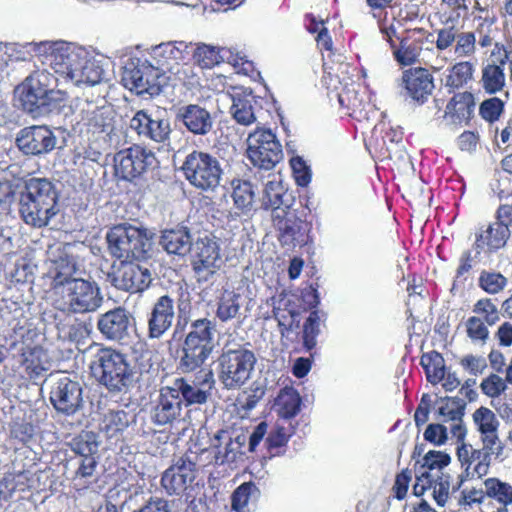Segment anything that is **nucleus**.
Instances as JSON below:
<instances>
[{
  "mask_svg": "<svg viewBox=\"0 0 512 512\" xmlns=\"http://www.w3.org/2000/svg\"><path fill=\"white\" fill-rule=\"evenodd\" d=\"M22 109L33 118L58 115L66 107L67 95L58 89V78L46 69L36 70L16 86Z\"/></svg>",
  "mask_w": 512,
  "mask_h": 512,
  "instance_id": "1",
  "label": "nucleus"
},
{
  "mask_svg": "<svg viewBox=\"0 0 512 512\" xmlns=\"http://www.w3.org/2000/svg\"><path fill=\"white\" fill-rule=\"evenodd\" d=\"M58 200L59 191L50 179L29 178L19 192V215L25 224L43 228L59 212Z\"/></svg>",
  "mask_w": 512,
  "mask_h": 512,
  "instance_id": "2",
  "label": "nucleus"
},
{
  "mask_svg": "<svg viewBox=\"0 0 512 512\" xmlns=\"http://www.w3.org/2000/svg\"><path fill=\"white\" fill-rule=\"evenodd\" d=\"M90 369L96 381L110 393H127L136 382V371L128 355L112 348L100 349Z\"/></svg>",
  "mask_w": 512,
  "mask_h": 512,
  "instance_id": "3",
  "label": "nucleus"
},
{
  "mask_svg": "<svg viewBox=\"0 0 512 512\" xmlns=\"http://www.w3.org/2000/svg\"><path fill=\"white\" fill-rule=\"evenodd\" d=\"M152 238L147 228L126 223L112 227L106 235L110 255L121 262L146 259Z\"/></svg>",
  "mask_w": 512,
  "mask_h": 512,
  "instance_id": "4",
  "label": "nucleus"
},
{
  "mask_svg": "<svg viewBox=\"0 0 512 512\" xmlns=\"http://www.w3.org/2000/svg\"><path fill=\"white\" fill-rule=\"evenodd\" d=\"M51 297L56 309L73 314L95 312L103 303L98 284L83 278L70 281Z\"/></svg>",
  "mask_w": 512,
  "mask_h": 512,
  "instance_id": "5",
  "label": "nucleus"
},
{
  "mask_svg": "<svg viewBox=\"0 0 512 512\" xmlns=\"http://www.w3.org/2000/svg\"><path fill=\"white\" fill-rule=\"evenodd\" d=\"M26 48L32 56L38 57L66 80H70L83 57H86L85 48L63 41L28 43Z\"/></svg>",
  "mask_w": 512,
  "mask_h": 512,
  "instance_id": "6",
  "label": "nucleus"
},
{
  "mask_svg": "<svg viewBox=\"0 0 512 512\" xmlns=\"http://www.w3.org/2000/svg\"><path fill=\"white\" fill-rule=\"evenodd\" d=\"M256 361L254 352L244 346H225L218 358L219 381L226 389L240 388L250 379Z\"/></svg>",
  "mask_w": 512,
  "mask_h": 512,
  "instance_id": "7",
  "label": "nucleus"
},
{
  "mask_svg": "<svg viewBox=\"0 0 512 512\" xmlns=\"http://www.w3.org/2000/svg\"><path fill=\"white\" fill-rule=\"evenodd\" d=\"M185 179L202 191H213L221 182L223 169L219 160L206 152L189 153L181 167Z\"/></svg>",
  "mask_w": 512,
  "mask_h": 512,
  "instance_id": "8",
  "label": "nucleus"
},
{
  "mask_svg": "<svg viewBox=\"0 0 512 512\" xmlns=\"http://www.w3.org/2000/svg\"><path fill=\"white\" fill-rule=\"evenodd\" d=\"M247 157L262 170L273 169L283 158L282 146L270 129L258 128L247 138Z\"/></svg>",
  "mask_w": 512,
  "mask_h": 512,
  "instance_id": "9",
  "label": "nucleus"
},
{
  "mask_svg": "<svg viewBox=\"0 0 512 512\" xmlns=\"http://www.w3.org/2000/svg\"><path fill=\"white\" fill-rule=\"evenodd\" d=\"M307 213L294 206L273 216V224L278 231V239L282 246L288 249L303 246L309 240L312 223L306 220Z\"/></svg>",
  "mask_w": 512,
  "mask_h": 512,
  "instance_id": "10",
  "label": "nucleus"
},
{
  "mask_svg": "<svg viewBox=\"0 0 512 512\" xmlns=\"http://www.w3.org/2000/svg\"><path fill=\"white\" fill-rule=\"evenodd\" d=\"M121 81L131 91L142 95H158L161 92L160 73L154 64L140 58H132L123 67Z\"/></svg>",
  "mask_w": 512,
  "mask_h": 512,
  "instance_id": "11",
  "label": "nucleus"
},
{
  "mask_svg": "<svg viewBox=\"0 0 512 512\" xmlns=\"http://www.w3.org/2000/svg\"><path fill=\"white\" fill-rule=\"evenodd\" d=\"M170 387L180 398L183 407L207 403L215 387L212 369H200L194 378H175Z\"/></svg>",
  "mask_w": 512,
  "mask_h": 512,
  "instance_id": "12",
  "label": "nucleus"
},
{
  "mask_svg": "<svg viewBox=\"0 0 512 512\" xmlns=\"http://www.w3.org/2000/svg\"><path fill=\"white\" fill-rule=\"evenodd\" d=\"M191 266L198 283H208L221 267L220 246L214 238H197L190 250Z\"/></svg>",
  "mask_w": 512,
  "mask_h": 512,
  "instance_id": "13",
  "label": "nucleus"
},
{
  "mask_svg": "<svg viewBox=\"0 0 512 512\" xmlns=\"http://www.w3.org/2000/svg\"><path fill=\"white\" fill-rule=\"evenodd\" d=\"M14 308L2 311V333L10 348L22 344L25 347L32 344L39 336V332L27 315L26 310L13 304Z\"/></svg>",
  "mask_w": 512,
  "mask_h": 512,
  "instance_id": "14",
  "label": "nucleus"
},
{
  "mask_svg": "<svg viewBox=\"0 0 512 512\" xmlns=\"http://www.w3.org/2000/svg\"><path fill=\"white\" fill-rule=\"evenodd\" d=\"M115 173L124 180H132L157 166L158 161L151 150L133 145L114 156Z\"/></svg>",
  "mask_w": 512,
  "mask_h": 512,
  "instance_id": "15",
  "label": "nucleus"
},
{
  "mask_svg": "<svg viewBox=\"0 0 512 512\" xmlns=\"http://www.w3.org/2000/svg\"><path fill=\"white\" fill-rule=\"evenodd\" d=\"M197 474V456L186 453L174 458L161 477V486L169 495H181L191 486Z\"/></svg>",
  "mask_w": 512,
  "mask_h": 512,
  "instance_id": "16",
  "label": "nucleus"
},
{
  "mask_svg": "<svg viewBox=\"0 0 512 512\" xmlns=\"http://www.w3.org/2000/svg\"><path fill=\"white\" fill-rule=\"evenodd\" d=\"M15 143L26 156H43L55 149L57 138L48 126L33 125L21 129Z\"/></svg>",
  "mask_w": 512,
  "mask_h": 512,
  "instance_id": "17",
  "label": "nucleus"
},
{
  "mask_svg": "<svg viewBox=\"0 0 512 512\" xmlns=\"http://www.w3.org/2000/svg\"><path fill=\"white\" fill-rule=\"evenodd\" d=\"M82 387L68 376L59 377L50 390L54 409L65 416L76 414L83 407Z\"/></svg>",
  "mask_w": 512,
  "mask_h": 512,
  "instance_id": "18",
  "label": "nucleus"
},
{
  "mask_svg": "<svg viewBox=\"0 0 512 512\" xmlns=\"http://www.w3.org/2000/svg\"><path fill=\"white\" fill-rule=\"evenodd\" d=\"M130 128L139 137L158 143L163 148L170 146L172 130L168 119L153 117L145 110H139L130 120Z\"/></svg>",
  "mask_w": 512,
  "mask_h": 512,
  "instance_id": "19",
  "label": "nucleus"
},
{
  "mask_svg": "<svg viewBox=\"0 0 512 512\" xmlns=\"http://www.w3.org/2000/svg\"><path fill=\"white\" fill-rule=\"evenodd\" d=\"M108 277L115 288L130 293L143 292L152 281L149 269L133 261L121 262Z\"/></svg>",
  "mask_w": 512,
  "mask_h": 512,
  "instance_id": "20",
  "label": "nucleus"
},
{
  "mask_svg": "<svg viewBox=\"0 0 512 512\" xmlns=\"http://www.w3.org/2000/svg\"><path fill=\"white\" fill-rule=\"evenodd\" d=\"M232 105L230 114L235 122L242 126H249L256 122L262 110L263 99L254 95L250 88L233 87L230 93Z\"/></svg>",
  "mask_w": 512,
  "mask_h": 512,
  "instance_id": "21",
  "label": "nucleus"
},
{
  "mask_svg": "<svg viewBox=\"0 0 512 512\" xmlns=\"http://www.w3.org/2000/svg\"><path fill=\"white\" fill-rule=\"evenodd\" d=\"M70 248L58 250V254L49 259L46 276L50 279L51 295L78 279L74 276L77 272L76 258L69 252Z\"/></svg>",
  "mask_w": 512,
  "mask_h": 512,
  "instance_id": "22",
  "label": "nucleus"
},
{
  "mask_svg": "<svg viewBox=\"0 0 512 512\" xmlns=\"http://www.w3.org/2000/svg\"><path fill=\"white\" fill-rule=\"evenodd\" d=\"M133 317L123 307H116L101 314L97 321V329L107 340L121 342L129 337Z\"/></svg>",
  "mask_w": 512,
  "mask_h": 512,
  "instance_id": "23",
  "label": "nucleus"
},
{
  "mask_svg": "<svg viewBox=\"0 0 512 512\" xmlns=\"http://www.w3.org/2000/svg\"><path fill=\"white\" fill-rule=\"evenodd\" d=\"M175 117L188 132L195 136H207L214 129V116L199 104H188L179 107Z\"/></svg>",
  "mask_w": 512,
  "mask_h": 512,
  "instance_id": "24",
  "label": "nucleus"
},
{
  "mask_svg": "<svg viewBox=\"0 0 512 512\" xmlns=\"http://www.w3.org/2000/svg\"><path fill=\"white\" fill-rule=\"evenodd\" d=\"M183 405L170 385L159 390L158 398L151 411L152 422L159 426L172 425L182 419Z\"/></svg>",
  "mask_w": 512,
  "mask_h": 512,
  "instance_id": "25",
  "label": "nucleus"
},
{
  "mask_svg": "<svg viewBox=\"0 0 512 512\" xmlns=\"http://www.w3.org/2000/svg\"><path fill=\"white\" fill-rule=\"evenodd\" d=\"M245 436L232 437V432L227 429H219L210 438V448L214 452V461L217 465L230 464L242 454L245 444Z\"/></svg>",
  "mask_w": 512,
  "mask_h": 512,
  "instance_id": "26",
  "label": "nucleus"
},
{
  "mask_svg": "<svg viewBox=\"0 0 512 512\" xmlns=\"http://www.w3.org/2000/svg\"><path fill=\"white\" fill-rule=\"evenodd\" d=\"M174 318V300L169 295L160 296L148 314V337L160 339L171 328Z\"/></svg>",
  "mask_w": 512,
  "mask_h": 512,
  "instance_id": "27",
  "label": "nucleus"
},
{
  "mask_svg": "<svg viewBox=\"0 0 512 512\" xmlns=\"http://www.w3.org/2000/svg\"><path fill=\"white\" fill-rule=\"evenodd\" d=\"M261 206L264 210H270L273 217L295 206V197L282 181L273 175L264 185Z\"/></svg>",
  "mask_w": 512,
  "mask_h": 512,
  "instance_id": "28",
  "label": "nucleus"
},
{
  "mask_svg": "<svg viewBox=\"0 0 512 512\" xmlns=\"http://www.w3.org/2000/svg\"><path fill=\"white\" fill-rule=\"evenodd\" d=\"M495 50L498 54L497 61L483 64L481 70L480 83L488 94H496L502 91L506 84L504 68L509 58L508 52L503 47H499L498 44L495 46Z\"/></svg>",
  "mask_w": 512,
  "mask_h": 512,
  "instance_id": "29",
  "label": "nucleus"
},
{
  "mask_svg": "<svg viewBox=\"0 0 512 512\" xmlns=\"http://www.w3.org/2000/svg\"><path fill=\"white\" fill-rule=\"evenodd\" d=\"M158 243L167 254L183 258L189 254L194 242L190 229L177 225L162 230Z\"/></svg>",
  "mask_w": 512,
  "mask_h": 512,
  "instance_id": "30",
  "label": "nucleus"
},
{
  "mask_svg": "<svg viewBox=\"0 0 512 512\" xmlns=\"http://www.w3.org/2000/svg\"><path fill=\"white\" fill-rule=\"evenodd\" d=\"M80 120L77 122L79 131H83V127L87 132L92 134L104 133L109 135L114 128L113 118L108 109L104 107H97L91 103H87L86 107L82 108L79 114Z\"/></svg>",
  "mask_w": 512,
  "mask_h": 512,
  "instance_id": "31",
  "label": "nucleus"
},
{
  "mask_svg": "<svg viewBox=\"0 0 512 512\" xmlns=\"http://www.w3.org/2000/svg\"><path fill=\"white\" fill-rule=\"evenodd\" d=\"M189 47L184 41H170L152 47L150 55L160 75L165 70H171L173 63L183 60Z\"/></svg>",
  "mask_w": 512,
  "mask_h": 512,
  "instance_id": "32",
  "label": "nucleus"
},
{
  "mask_svg": "<svg viewBox=\"0 0 512 512\" xmlns=\"http://www.w3.org/2000/svg\"><path fill=\"white\" fill-rule=\"evenodd\" d=\"M193 59L201 68H212L224 61L232 63L234 66H238L240 65L239 60L242 61V65H251L249 61H243L242 57L237 56L234 58L230 49L218 48L206 44L197 45L193 52Z\"/></svg>",
  "mask_w": 512,
  "mask_h": 512,
  "instance_id": "33",
  "label": "nucleus"
},
{
  "mask_svg": "<svg viewBox=\"0 0 512 512\" xmlns=\"http://www.w3.org/2000/svg\"><path fill=\"white\" fill-rule=\"evenodd\" d=\"M402 82L408 94L416 101L423 102L434 89L433 77L424 68L405 71Z\"/></svg>",
  "mask_w": 512,
  "mask_h": 512,
  "instance_id": "34",
  "label": "nucleus"
},
{
  "mask_svg": "<svg viewBox=\"0 0 512 512\" xmlns=\"http://www.w3.org/2000/svg\"><path fill=\"white\" fill-rule=\"evenodd\" d=\"M20 351L21 365L30 379L36 380L50 369L51 364L48 355L42 347L29 344L21 347Z\"/></svg>",
  "mask_w": 512,
  "mask_h": 512,
  "instance_id": "35",
  "label": "nucleus"
},
{
  "mask_svg": "<svg viewBox=\"0 0 512 512\" xmlns=\"http://www.w3.org/2000/svg\"><path fill=\"white\" fill-rule=\"evenodd\" d=\"M213 350L184 340L178 351L177 370L181 373H191L202 367Z\"/></svg>",
  "mask_w": 512,
  "mask_h": 512,
  "instance_id": "36",
  "label": "nucleus"
},
{
  "mask_svg": "<svg viewBox=\"0 0 512 512\" xmlns=\"http://www.w3.org/2000/svg\"><path fill=\"white\" fill-rule=\"evenodd\" d=\"M81 64L74 70L71 81L75 86L87 85L94 86L99 84L103 80L104 69L100 65L99 61L90 56V53L86 50V57Z\"/></svg>",
  "mask_w": 512,
  "mask_h": 512,
  "instance_id": "37",
  "label": "nucleus"
},
{
  "mask_svg": "<svg viewBox=\"0 0 512 512\" xmlns=\"http://www.w3.org/2000/svg\"><path fill=\"white\" fill-rule=\"evenodd\" d=\"M349 68V63L339 64L336 74L338 85L334 86L339 104V113L342 117L351 116L350 108L352 104V77L350 75Z\"/></svg>",
  "mask_w": 512,
  "mask_h": 512,
  "instance_id": "38",
  "label": "nucleus"
},
{
  "mask_svg": "<svg viewBox=\"0 0 512 512\" xmlns=\"http://www.w3.org/2000/svg\"><path fill=\"white\" fill-rule=\"evenodd\" d=\"M273 317L278 323L281 337L288 338L290 333L299 327V312L290 307V301L281 298L273 304Z\"/></svg>",
  "mask_w": 512,
  "mask_h": 512,
  "instance_id": "39",
  "label": "nucleus"
},
{
  "mask_svg": "<svg viewBox=\"0 0 512 512\" xmlns=\"http://www.w3.org/2000/svg\"><path fill=\"white\" fill-rule=\"evenodd\" d=\"M509 236V228L505 224L495 222L476 234L475 247L480 249L487 246L489 251H496L506 244Z\"/></svg>",
  "mask_w": 512,
  "mask_h": 512,
  "instance_id": "40",
  "label": "nucleus"
},
{
  "mask_svg": "<svg viewBox=\"0 0 512 512\" xmlns=\"http://www.w3.org/2000/svg\"><path fill=\"white\" fill-rule=\"evenodd\" d=\"M260 497V489L249 481L238 486L232 494V509L236 512H253Z\"/></svg>",
  "mask_w": 512,
  "mask_h": 512,
  "instance_id": "41",
  "label": "nucleus"
},
{
  "mask_svg": "<svg viewBox=\"0 0 512 512\" xmlns=\"http://www.w3.org/2000/svg\"><path fill=\"white\" fill-rule=\"evenodd\" d=\"M215 323L208 318H200L191 322L186 342L201 345L208 349H214Z\"/></svg>",
  "mask_w": 512,
  "mask_h": 512,
  "instance_id": "42",
  "label": "nucleus"
},
{
  "mask_svg": "<svg viewBox=\"0 0 512 512\" xmlns=\"http://www.w3.org/2000/svg\"><path fill=\"white\" fill-rule=\"evenodd\" d=\"M243 296L234 290H224L217 301L216 317L221 322H228L240 315Z\"/></svg>",
  "mask_w": 512,
  "mask_h": 512,
  "instance_id": "43",
  "label": "nucleus"
},
{
  "mask_svg": "<svg viewBox=\"0 0 512 512\" xmlns=\"http://www.w3.org/2000/svg\"><path fill=\"white\" fill-rule=\"evenodd\" d=\"M301 404L302 399L293 387L282 388L275 399L278 415L284 419L294 418L300 412Z\"/></svg>",
  "mask_w": 512,
  "mask_h": 512,
  "instance_id": "44",
  "label": "nucleus"
},
{
  "mask_svg": "<svg viewBox=\"0 0 512 512\" xmlns=\"http://www.w3.org/2000/svg\"><path fill=\"white\" fill-rule=\"evenodd\" d=\"M326 320V314L319 310H312L303 324L302 340L303 347L311 351L317 344V337L320 334L321 324Z\"/></svg>",
  "mask_w": 512,
  "mask_h": 512,
  "instance_id": "45",
  "label": "nucleus"
},
{
  "mask_svg": "<svg viewBox=\"0 0 512 512\" xmlns=\"http://www.w3.org/2000/svg\"><path fill=\"white\" fill-rule=\"evenodd\" d=\"M99 445L98 435L92 431H82L69 443L75 457H96Z\"/></svg>",
  "mask_w": 512,
  "mask_h": 512,
  "instance_id": "46",
  "label": "nucleus"
},
{
  "mask_svg": "<svg viewBox=\"0 0 512 512\" xmlns=\"http://www.w3.org/2000/svg\"><path fill=\"white\" fill-rule=\"evenodd\" d=\"M474 107V97L470 92L455 94L448 102L445 113L454 118V121L469 119Z\"/></svg>",
  "mask_w": 512,
  "mask_h": 512,
  "instance_id": "47",
  "label": "nucleus"
},
{
  "mask_svg": "<svg viewBox=\"0 0 512 512\" xmlns=\"http://www.w3.org/2000/svg\"><path fill=\"white\" fill-rule=\"evenodd\" d=\"M420 364L425 370L427 380L435 385L442 381L445 376V361L443 356L436 351L423 354Z\"/></svg>",
  "mask_w": 512,
  "mask_h": 512,
  "instance_id": "48",
  "label": "nucleus"
},
{
  "mask_svg": "<svg viewBox=\"0 0 512 512\" xmlns=\"http://www.w3.org/2000/svg\"><path fill=\"white\" fill-rule=\"evenodd\" d=\"M232 198L235 207L241 211L242 214H248L253 210L255 199V192L253 185L249 181L233 182Z\"/></svg>",
  "mask_w": 512,
  "mask_h": 512,
  "instance_id": "49",
  "label": "nucleus"
},
{
  "mask_svg": "<svg viewBox=\"0 0 512 512\" xmlns=\"http://www.w3.org/2000/svg\"><path fill=\"white\" fill-rule=\"evenodd\" d=\"M68 463L75 467L74 481H79L83 485L91 483L98 465L96 457H73Z\"/></svg>",
  "mask_w": 512,
  "mask_h": 512,
  "instance_id": "50",
  "label": "nucleus"
},
{
  "mask_svg": "<svg viewBox=\"0 0 512 512\" xmlns=\"http://www.w3.org/2000/svg\"><path fill=\"white\" fill-rule=\"evenodd\" d=\"M485 493L489 498L495 499L500 504H512V485L502 482L497 478H488L484 481Z\"/></svg>",
  "mask_w": 512,
  "mask_h": 512,
  "instance_id": "51",
  "label": "nucleus"
},
{
  "mask_svg": "<svg viewBox=\"0 0 512 512\" xmlns=\"http://www.w3.org/2000/svg\"><path fill=\"white\" fill-rule=\"evenodd\" d=\"M474 66L468 61L456 63L446 76L445 86L451 89H457L465 85L472 79Z\"/></svg>",
  "mask_w": 512,
  "mask_h": 512,
  "instance_id": "52",
  "label": "nucleus"
},
{
  "mask_svg": "<svg viewBox=\"0 0 512 512\" xmlns=\"http://www.w3.org/2000/svg\"><path fill=\"white\" fill-rule=\"evenodd\" d=\"M473 421L481 434L497 432L500 425L495 413L484 406L475 410Z\"/></svg>",
  "mask_w": 512,
  "mask_h": 512,
  "instance_id": "53",
  "label": "nucleus"
},
{
  "mask_svg": "<svg viewBox=\"0 0 512 512\" xmlns=\"http://www.w3.org/2000/svg\"><path fill=\"white\" fill-rule=\"evenodd\" d=\"M392 49L396 61L404 66H408L416 62L421 50L418 43L411 42L406 38L400 40L398 48L394 46Z\"/></svg>",
  "mask_w": 512,
  "mask_h": 512,
  "instance_id": "54",
  "label": "nucleus"
},
{
  "mask_svg": "<svg viewBox=\"0 0 512 512\" xmlns=\"http://www.w3.org/2000/svg\"><path fill=\"white\" fill-rule=\"evenodd\" d=\"M129 425V415L124 410L109 411L103 420V429L113 436L123 431Z\"/></svg>",
  "mask_w": 512,
  "mask_h": 512,
  "instance_id": "55",
  "label": "nucleus"
},
{
  "mask_svg": "<svg viewBox=\"0 0 512 512\" xmlns=\"http://www.w3.org/2000/svg\"><path fill=\"white\" fill-rule=\"evenodd\" d=\"M507 284V279L500 273L483 271L479 277V286L489 294H497Z\"/></svg>",
  "mask_w": 512,
  "mask_h": 512,
  "instance_id": "56",
  "label": "nucleus"
},
{
  "mask_svg": "<svg viewBox=\"0 0 512 512\" xmlns=\"http://www.w3.org/2000/svg\"><path fill=\"white\" fill-rule=\"evenodd\" d=\"M290 165L296 184L307 187L312 178V172L307 163L300 156H296L290 160Z\"/></svg>",
  "mask_w": 512,
  "mask_h": 512,
  "instance_id": "57",
  "label": "nucleus"
},
{
  "mask_svg": "<svg viewBox=\"0 0 512 512\" xmlns=\"http://www.w3.org/2000/svg\"><path fill=\"white\" fill-rule=\"evenodd\" d=\"M503 110L504 102L497 97L484 100L479 107L481 117L491 123L499 119Z\"/></svg>",
  "mask_w": 512,
  "mask_h": 512,
  "instance_id": "58",
  "label": "nucleus"
},
{
  "mask_svg": "<svg viewBox=\"0 0 512 512\" xmlns=\"http://www.w3.org/2000/svg\"><path fill=\"white\" fill-rule=\"evenodd\" d=\"M467 336L473 342H480L485 344L489 337V330L485 326L483 320L478 317L472 316L466 321Z\"/></svg>",
  "mask_w": 512,
  "mask_h": 512,
  "instance_id": "59",
  "label": "nucleus"
},
{
  "mask_svg": "<svg viewBox=\"0 0 512 512\" xmlns=\"http://www.w3.org/2000/svg\"><path fill=\"white\" fill-rule=\"evenodd\" d=\"M473 312L483 315L484 321L490 326L495 325L500 319L496 305L488 298L478 300L473 307Z\"/></svg>",
  "mask_w": 512,
  "mask_h": 512,
  "instance_id": "60",
  "label": "nucleus"
},
{
  "mask_svg": "<svg viewBox=\"0 0 512 512\" xmlns=\"http://www.w3.org/2000/svg\"><path fill=\"white\" fill-rule=\"evenodd\" d=\"M465 403L457 398H447V403L438 409V414L448 420H461L464 415Z\"/></svg>",
  "mask_w": 512,
  "mask_h": 512,
  "instance_id": "61",
  "label": "nucleus"
},
{
  "mask_svg": "<svg viewBox=\"0 0 512 512\" xmlns=\"http://www.w3.org/2000/svg\"><path fill=\"white\" fill-rule=\"evenodd\" d=\"M451 461L449 454L443 451L430 450L423 457L422 468L441 470Z\"/></svg>",
  "mask_w": 512,
  "mask_h": 512,
  "instance_id": "62",
  "label": "nucleus"
},
{
  "mask_svg": "<svg viewBox=\"0 0 512 512\" xmlns=\"http://www.w3.org/2000/svg\"><path fill=\"white\" fill-rule=\"evenodd\" d=\"M455 54L459 57L470 56L475 52V34L473 32H457Z\"/></svg>",
  "mask_w": 512,
  "mask_h": 512,
  "instance_id": "63",
  "label": "nucleus"
},
{
  "mask_svg": "<svg viewBox=\"0 0 512 512\" xmlns=\"http://www.w3.org/2000/svg\"><path fill=\"white\" fill-rule=\"evenodd\" d=\"M507 386L505 381L497 374H491L481 383V389L485 395L491 398L500 396Z\"/></svg>",
  "mask_w": 512,
  "mask_h": 512,
  "instance_id": "64",
  "label": "nucleus"
}]
</instances>
